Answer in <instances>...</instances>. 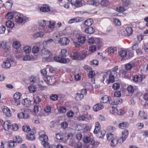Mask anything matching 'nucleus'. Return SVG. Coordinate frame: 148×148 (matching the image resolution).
Here are the masks:
<instances>
[{
	"mask_svg": "<svg viewBox=\"0 0 148 148\" xmlns=\"http://www.w3.org/2000/svg\"><path fill=\"white\" fill-rule=\"evenodd\" d=\"M93 23V21L92 18H88L85 20L84 25L86 26H90Z\"/></svg>",
	"mask_w": 148,
	"mask_h": 148,
	"instance_id": "cd10ccee",
	"label": "nucleus"
},
{
	"mask_svg": "<svg viewBox=\"0 0 148 148\" xmlns=\"http://www.w3.org/2000/svg\"><path fill=\"white\" fill-rule=\"evenodd\" d=\"M114 113H116L117 114L119 115H123L124 113V111L120 109L119 110L116 108L114 109Z\"/></svg>",
	"mask_w": 148,
	"mask_h": 148,
	"instance_id": "79ce46f5",
	"label": "nucleus"
},
{
	"mask_svg": "<svg viewBox=\"0 0 148 148\" xmlns=\"http://www.w3.org/2000/svg\"><path fill=\"white\" fill-rule=\"evenodd\" d=\"M84 97V96L80 93H77L75 95V99L77 101H80L82 100Z\"/></svg>",
	"mask_w": 148,
	"mask_h": 148,
	"instance_id": "7c9ffc66",
	"label": "nucleus"
},
{
	"mask_svg": "<svg viewBox=\"0 0 148 148\" xmlns=\"http://www.w3.org/2000/svg\"><path fill=\"white\" fill-rule=\"evenodd\" d=\"M17 116L19 119H27L29 118L30 116L25 111L23 112L18 113Z\"/></svg>",
	"mask_w": 148,
	"mask_h": 148,
	"instance_id": "0eeeda50",
	"label": "nucleus"
},
{
	"mask_svg": "<svg viewBox=\"0 0 148 148\" xmlns=\"http://www.w3.org/2000/svg\"><path fill=\"white\" fill-rule=\"evenodd\" d=\"M44 35V34L43 32L40 31L38 32L33 35L34 38H42Z\"/></svg>",
	"mask_w": 148,
	"mask_h": 148,
	"instance_id": "393cba45",
	"label": "nucleus"
},
{
	"mask_svg": "<svg viewBox=\"0 0 148 148\" xmlns=\"http://www.w3.org/2000/svg\"><path fill=\"white\" fill-rule=\"evenodd\" d=\"M95 74L93 70H92L89 72L88 76L89 78H92L95 77Z\"/></svg>",
	"mask_w": 148,
	"mask_h": 148,
	"instance_id": "4d7b16f0",
	"label": "nucleus"
},
{
	"mask_svg": "<svg viewBox=\"0 0 148 148\" xmlns=\"http://www.w3.org/2000/svg\"><path fill=\"white\" fill-rule=\"evenodd\" d=\"M135 62L132 61L125 64V69L128 71L131 70L135 66Z\"/></svg>",
	"mask_w": 148,
	"mask_h": 148,
	"instance_id": "f8f14e48",
	"label": "nucleus"
},
{
	"mask_svg": "<svg viewBox=\"0 0 148 148\" xmlns=\"http://www.w3.org/2000/svg\"><path fill=\"white\" fill-rule=\"evenodd\" d=\"M139 116L143 119H147L148 118L147 117V114L143 111H140L139 112Z\"/></svg>",
	"mask_w": 148,
	"mask_h": 148,
	"instance_id": "72a5a7b5",
	"label": "nucleus"
},
{
	"mask_svg": "<svg viewBox=\"0 0 148 148\" xmlns=\"http://www.w3.org/2000/svg\"><path fill=\"white\" fill-rule=\"evenodd\" d=\"M31 51V47L29 46H26L23 48L24 52L25 53H29Z\"/></svg>",
	"mask_w": 148,
	"mask_h": 148,
	"instance_id": "8fccbe9b",
	"label": "nucleus"
},
{
	"mask_svg": "<svg viewBox=\"0 0 148 148\" xmlns=\"http://www.w3.org/2000/svg\"><path fill=\"white\" fill-rule=\"evenodd\" d=\"M101 126L98 122H96L95 123V129L94 131V133L95 134H97L99 132L100 130Z\"/></svg>",
	"mask_w": 148,
	"mask_h": 148,
	"instance_id": "4be33fe9",
	"label": "nucleus"
},
{
	"mask_svg": "<svg viewBox=\"0 0 148 148\" xmlns=\"http://www.w3.org/2000/svg\"><path fill=\"white\" fill-rule=\"evenodd\" d=\"M61 128L63 129H65L67 128L68 126V123L65 121H64L61 124Z\"/></svg>",
	"mask_w": 148,
	"mask_h": 148,
	"instance_id": "e2e57ef3",
	"label": "nucleus"
},
{
	"mask_svg": "<svg viewBox=\"0 0 148 148\" xmlns=\"http://www.w3.org/2000/svg\"><path fill=\"white\" fill-rule=\"evenodd\" d=\"M9 58L8 57L5 58H4V61L3 62L1 65L3 68L5 69H8L9 68Z\"/></svg>",
	"mask_w": 148,
	"mask_h": 148,
	"instance_id": "dca6fc26",
	"label": "nucleus"
},
{
	"mask_svg": "<svg viewBox=\"0 0 148 148\" xmlns=\"http://www.w3.org/2000/svg\"><path fill=\"white\" fill-rule=\"evenodd\" d=\"M51 53L50 51L47 49H42L41 52V56L44 57L42 60L43 61L46 60L49 62L52 61L53 59L51 56Z\"/></svg>",
	"mask_w": 148,
	"mask_h": 148,
	"instance_id": "7ed1b4c3",
	"label": "nucleus"
},
{
	"mask_svg": "<svg viewBox=\"0 0 148 148\" xmlns=\"http://www.w3.org/2000/svg\"><path fill=\"white\" fill-rule=\"evenodd\" d=\"M128 123L126 122H123L120 123L119 124V127L121 129H124L126 127H127L129 126Z\"/></svg>",
	"mask_w": 148,
	"mask_h": 148,
	"instance_id": "a878e982",
	"label": "nucleus"
},
{
	"mask_svg": "<svg viewBox=\"0 0 148 148\" xmlns=\"http://www.w3.org/2000/svg\"><path fill=\"white\" fill-rule=\"evenodd\" d=\"M15 18L16 22L18 24L22 23H25L29 20L28 18L24 16L23 14L19 12L17 13Z\"/></svg>",
	"mask_w": 148,
	"mask_h": 148,
	"instance_id": "20e7f679",
	"label": "nucleus"
},
{
	"mask_svg": "<svg viewBox=\"0 0 148 148\" xmlns=\"http://www.w3.org/2000/svg\"><path fill=\"white\" fill-rule=\"evenodd\" d=\"M78 126L79 127H83V130H84V131H88L89 130H90V127L84 124H80Z\"/></svg>",
	"mask_w": 148,
	"mask_h": 148,
	"instance_id": "58836bf2",
	"label": "nucleus"
},
{
	"mask_svg": "<svg viewBox=\"0 0 148 148\" xmlns=\"http://www.w3.org/2000/svg\"><path fill=\"white\" fill-rule=\"evenodd\" d=\"M63 138V136L59 133H58L56 134L54 140L58 142L59 140H62Z\"/></svg>",
	"mask_w": 148,
	"mask_h": 148,
	"instance_id": "c9c22d12",
	"label": "nucleus"
},
{
	"mask_svg": "<svg viewBox=\"0 0 148 148\" xmlns=\"http://www.w3.org/2000/svg\"><path fill=\"white\" fill-rule=\"evenodd\" d=\"M91 118V116L90 114H87L85 115H81L77 118L79 121H87L90 120Z\"/></svg>",
	"mask_w": 148,
	"mask_h": 148,
	"instance_id": "4468645a",
	"label": "nucleus"
},
{
	"mask_svg": "<svg viewBox=\"0 0 148 148\" xmlns=\"http://www.w3.org/2000/svg\"><path fill=\"white\" fill-rule=\"evenodd\" d=\"M17 13H18V12L15 11L10 12V19H12L14 17L15 18Z\"/></svg>",
	"mask_w": 148,
	"mask_h": 148,
	"instance_id": "de8ad7c7",
	"label": "nucleus"
},
{
	"mask_svg": "<svg viewBox=\"0 0 148 148\" xmlns=\"http://www.w3.org/2000/svg\"><path fill=\"white\" fill-rule=\"evenodd\" d=\"M109 3L110 2L108 0H102L101 2V5L105 6L108 5Z\"/></svg>",
	"mask_w": 148,
	"mask_h": 148,
	"instance_id": "603ef678",
	"label": "nucleus"
},
{
	"mask_svg": "<svg viewBox=\"0 0 148 148\" xmlns=\"http://www.w3.org/2000/svg\"><path fill=\"white\" fill-rule=\"evenodd\" d=\"M103 82L104 84H108L110 82H113L114 81V78L110 71H108L104 73L103 75Z\"/></svg>",
	"mask_w": 148,
	"mask_h": 148,
	"instance_id": "f03ea898",
	"label": "nucleus"
},
{
	"mask_svg": "<svg viewBox=\"0 0 148 148\" xmlns=\"http://www.w3.org/2000/svg\"><path fill=\"white\" fill-rule=\"evenodd\" d=\"M62 95H59L58 96L56 94H52L50 96V99L51 100L55 101L57 100L58 97H62Z\"/></svg>",
	"mask_w": 148,
	"mask_h": 148,
	"instance_id": "473e14b6",
	"label": "nucleus"
},
{
	"mask_svg": "<svg viewBox=\"0 0 148 148\" xmlns=\"http://www.w3.org/2000/svg\"><path fill=\"white\" fill-rule=\"evenodd\" d=\"M128 131L126 130H124L122 132V136L119 140V142L121 144L124 142L125 140L127 138L128 135Z\"/></svg>",
	"mask_w": 148,
	"mask_h": 148,
	"instance_id": "9d476101",
	"label": "nucleus"
},
{
	"mask_svg": "<svg viewBox=\"0 0 148 148\" xmlns=\"http://www.w3.org/2000/svg\"><path fill=\"white\" fill-rule=\"evenodd\" d=\"M35 133V130H32L31 133L27 134L26 138L29 140L31 141L34 140L35 138L34 134Z\"/></svg>",
	"mask_w": 148,
	"mask_h": 148,
	"instance_id": "ddd939ff",
	"label": "nucleus"
},
{
	"mask_svg": "<svg viewBox=\"0 0 148 148\" xmlns=\"http://www.w3.org/2000/svg\"><path fill=\"white\" fill-rule=\"evenodd\" d=\"M22 96L21 94L19 92H16L13 95V97L15 100L16 102L14 105L15 106H18L20 104Z\"/></svg>",
	"mask_w": 148,
	"mask_h": 148,
	"instance_id": "423d86ee",
	"label": "nucleus"
},
{
	"mask_svg": "<svg viewBox=\"0 0 148 148\" xmlns=\"http://www.w3.org/2000/svg\"><path fill=\"white\" fill-rule=\"evenodd\" d=\"M101 102L103 103H105L109 101V99L107 96H105L102 97L101 99Z\"/></svg>",
	"mask_w": 148,
	"mask_h": 148,
	"instance_id": "c03bdc74",
	"label": "nucleus"
},
{
	"mask_svg": "<svg viewBox=\"0 0 148 148\" xmlns=\"http://www.w3.org/2000/svg\"><path fill=\"white\" fill-rule=\"evenodd\" d=\"M106 136L107 140L109 141H111L115 137L112 134L110 133L107 134L106 135Z\"/></svg>",
	"mask_w": 148,
	"mask_h": 148,
	"instance_id": "49530a36",
	"label": "nucleus"
},
{
	"mask_svg": "<svg viewBox=\"0 0 148 148\" xmlns=\"http://www.w3.org/2000/svg\"><path fill=\"white\" fill-rule=\"evenodd\" d=\"M116 48L111 47L108 49V51L109 53L112 54L114 53V51H116Z\"/></svg>",
	"mask_w": 148,
	"mask_h": 148,
	"instance_id": "774afa93",
	"label": "nucleus"
},
{
	"mask_svg": "<svg viewBox=\"0 0 148 148\" xmlns=\"http://www.w3.org/2000/svg\"><path fill=\"white\" fill-rule=\"evenodd\" d=\"M79 54L78 53L75 52L73 53L72 58L74 60H79Z\"/></svg>",
	"mask_w": 148,
	"mask_h": 148,
	"instance_id": "6e6d98bb",
	"label": "nucleus"
},
{
	"mask_svg": "<svg viewBox=\"0 0 148 148\" xmlns=\"http://www.w3.org/2000/svg\"><path fill=\"white\" fill-rule=\"evenodd\" d=\"M21 46V44L18 41L15 40L13 42L12 46L13 48L17 49Z\"/></svg>",
	"mask_w": 148,
	"mask_h": 148,
	"instance_id": "c756f323",
	"label": "nucleus"
},
{
	"mask_svg": "<svg viewBox=\"0 0 148 148\" xmlns=\"http://www.w3.org/2000/svg\"><path fill=\"white\" fill-rule=\"evenodd\" d=\"M54 60L55 61L61 63H65L67 62V61L66 58L59 56H56L54 57Z\"/></svg>",
	"mask_w": 148,
	"mask_h": 148,
	"instance_id": "2eb2a0df",
	"label": "nucleus"
},
{
	"mask_svg": "<svg viewBox=\"0 0 148 148\" xmlns=\"http://www.w3.org/2000/svg\"><path fill=\"white\" fill-rule=\"evenodd\" d=\"M53 40L52 39H49L43 41V45H44L46 46L48 44H49L52 42H53Z\"/></svg>",
	"mask_w": 148,
	"mask_h": 148,
	"instance_id": "a19ab883",
	"label": "nucleus"
},
{
	"mask_svg": "<svg viewBox=\"0 0 148 148\" xmlns=\"http://www.w3.org/2000/svg\"><path fill=\"white\" fill-rule=\"evenodd\" d=\"M76 40L73 41V43L76 47H79L84 43L86 38L85 36L82 34H77L76 35Z\"/></svg>",
	"mask_w": 148,
	"mask_h": 148,
	"instance_id": "f257e3e1",
	"label": "nucleus"
},
{
	"mask_svg": "<svg viewBox=\"0 0 148 148\" xmlns=\"http://www.w3.org/2000/svg\"><path fill=\"white\" fill-rule=\"evenodd\" d=\"M134 89V87L132 85L130 86L127 88V90L130 93H133Z\"/></svg>",
	"mask_w": 148,
	"mask_h": 148,
	"instance_id": "052dcab7",
	"label": "nucleus"
},
{
	"mask_svg": "<svg viewBox=\"0 0 148 148\" xmlns=\"http://www.w3.org/2000/svg\"><path fill=\"white\" fill-rule=\"evenodd\" d=\"M70 40L68 38L64 37L60 38L58 42L61 46H66L69 44Z\"/></svg>",
	"mask_w": 148,
	"mask_h": 148,
	"instance_id": "1a4fd4ad",
	"label": "nucleus"
},
{
	"mask_svg": "<svg viewBox=\"0 0 148 148\" xmlns=\"http://www.w3.org/2000/svg\"><path fill=\"white\" fill-rule=\"evenodd\" d=\"M98 133H99V137L102 138L106 134V131L104 130H103L100 132H99Z\"/></svg>",
	"mask_w": 148,
	"mask_h": 148,
	"instance_id": "0e129e2a",
	"label": "nucleus"
},
{
	"mask_svg": "<svg viewBox=\"0 0 148 148\" xmlns=\"http://www.w3.org/2000/svg\"><path fill=\"white\" fill-rule=\"evenodd\" d=\"M127 52L124 50L120 51L119 52V54L121 57L124 58L127 55Z\"/></svg>",
	"mask_w": 148,
	"mask_h": 148,
	"instance_id": "a18cd8bd",
	"label": "nucleus"
},
{
	"mask_svg": "<svg viewBox=\"0 0 148 148\" xmlns=\"http://www.w3.org/2000/svg\"><path fill=\"white\" fill-rule=\"evenodd\" d=\"M31 101L27 98L23 99L22 101V103L26 107H29L31 104Z\"/></svg>",
	"mask_w": 148,
	"mask_h": 148,
	"instance_id": "a211bd4d",
	"label": "nucleus"
},
{
	"mask_svg": "<svg viewBox=\"0 0 148 148\" xmlns=\"http://www.w3.org/2000/svg\"><path fill=\"white\" fill-rule=\"evenodd\" d=\"M133 80L135 82H140L139 79V76L138 75H135L133 77Z\"/></svg>",
	"mask_w": 148,
	"mask_h": 148,
	"instance_id": "3c124183",
	"label": "nucleus"
},
{
	"mask_svg": "<svg viewBox=\"0 0 148 148\" xmlns=\"http://www.w3.org/2000/svg\"><path fill=\"white\" fill-rule=\"evenodd\" d=\"M40 11L43 12H47L50 11V8L49 7L46 5H43L40 9Z\"/></svg>",
	"mask_w": 148,
	"mask_h": 148,
	"instance_id": "f3484780",
	"label": "nucleus"
},
{
	"mask_svg": "<svg viewBox=\"0 0 148 148\" xmlns=\"http://www.w3.org/2000/svg\"><path fill=\"white\" fill-rule=\"evenodd\" d=\"M28 89L30 92L32 93L35 92L36 90V87L35 86L32 85L29 86Z\"/></svg>",
	"mask_w": 148,
	"mask_h": 148,
	"instance_id": "4c0bfd02",
	"label": "nucleus"
},
{
	"mask_svg": "<svg viewBox=\"0 0 148 148\" xmlns=\"http://www.w3.org/2000/svg\"><path fill=\"white\" fill-rule=\"evenodd\" d=\"M2 110L4 114L6 117H8L9 115V108L6 106H3L2 107Z\"/></svg>",
	"mask_w": 148,
	"mask_h": 148,
	"instance_id": "aec40b11",
	"label": "nucleus"
},
{
	"mask_svg": "<svg viewBox=\"0 0 148 148\" xmlns=\"http://www.w3.org/2000/svg\"><path fill=\"white\" fill-rule=\"evenodd\" d=\"M23 130L25 132H28L31 130L29 126L26 125H24L22 127Z\"/></svg>",
	"mask_w": 148,
	"mask_h": 148,
	"instance_id": "37998d69",
	"label": "nucleus"
},
{
	"mask_svg": "<svg viewBox=\"0 0 148 148\" xmlns=\"http://www.w3.org/2000/svg\"><path fill=\"white\" fill-rule=\"evenodd\" d=\"M99 144L98 142L93 140L91 141L90 145L91 146V148H97Z\"/></svg>",
	"mask_w": 148,
	"mask_h": 148,
	"instance_id": "2f4dec72",
	"label": "nucleus"
},
{
	"mask_svg": "<svg viewBox=\"0 0 148 148\" xmlns=\"http://www.w3.org/2000/svg\"><path fill=\"white\" fill-rule=\"evenodd\" d=\"M86 56L87 55L85 52H83L79 54V60H82L86 58Z\"/></svg>",
	"mask_w": 148,
	"mask_h": 148,
	"instance_id": "5fc2aeb1",
	"label": "nucleus"
},
{
	"mask_svg": "<svg viewBox=\"0 0 148 148\" xmlns=\"http://www.w3.org/2000/svg\"><path fill=\"white\" fill-rule=\"evenodd\" d=\"M69 2L71 3L72 5L77 7L82 6V1L81 0H68Z\"/></svg>",
	"mask_w": 148,
	"mask_h": 148,
	"instance_id": "6e6552de",
	"label": "nucleus"
},
{
	"mask_svg": "<svg viewBox=\"0 0 148 148\" xmlns=\"http://www.w3.org/2000/svg\"><path fill=\"white\" fill-rule=\"evenodd\" d=\"M52 79L51 76H47L45 77L44 80L48 85H50L53 84Z\"/></svg>",
	"mask_w": 148,
	"mask_h": 148,
	"instance_id": "5701e85b",
	"label": "nucleus"
},
{
	"mask_svg": "<svg viewBox=\"0 0 148 148\" xmlns=\"http://www.w3.org/2000/svg\"><path fill=\"white\" fill-rule=\"evenodd\" d=\"M39 139L41 141V144L44 147H48L49 143L48 142V137L46 135H41L40 136Z\"/></svg>",
	"mask_w": 148,
	"mask_h": 148,
	"instance_id": "39448f33",
	"label": "nucleus"
},
{
	"mask_svg": "<svg viewBox=\"0 0 148 148\" xmlns=\"http://www.w3.org/2000/svg\"><path fill=\"white\" fill-rule=\"evenodd\" d=\"M88 4L95 7L98 6L99 4L98 0H86Z\"/></svg>",
	"mask_w": 148,
	"mask_h": 148,
	"instance_id": "6ab92c4d",
	"label": "nucleus"
},
{
	"mask_svg": "<svg viewBox=\"0 0 148 148\" xmlns=\"http://www.w3.org/2000/svg\"><path fill=\"white\" fill-rule=\"evenodd\" d=\"M34 103L36 104H38L41 101V99L39 98V97L36 96L34 97Z\"/></svg>",
	"mask_w": 148,
	"mask_h": 148,
	"instance_id": "bf43d9fd",
	"label": "nucleus"
},
{
	"mask_svg": "<svg viewBox=\"0 0 148 148\" xmlns=\"http://www.w3.org/2000/svg\"><path fill=\"white\" fill-rule=\"evenodd\" d=\"M10 128H12V129L13 131H16L18 129V125L16 124H13L11 126Z\"/></svg>",
	"mask_w": 148,
	"mask_h": 148,
	"instance_id": "680f3d73",
	"label": "nucleus"
},
{
	"mask_svg": "<svg viewBox=\"0 0 148 148\" xmlns=\"http://www.w3.org/2000/svg\"><path fill=\"white\" fill-rule=\"evenodd\" d=\"M3 127L4 130L5 131H8L9 128V121L8 120L5 121L4 123Z\"/></svg>",
	"mask_w": 148,
	"mask_h": 148,
	"instance_id": "f704fd0d",
	"label": "nucleus"
},
{
	"mask_svg": "<svg viewBox=\"0 0 148 148\" xmlns=\"http://www.w3.org/2000/svg\"><path fill=\"white\" fill-rule=\"evenodd\" d=\"M90 64L91 65L94 66H96L99 64V62L98 60H94L93 61L91 62Z\"/></svg>",
	"mask_w": 148,
	"mask_h": 148,
	"instance_id": "69168bd1",
	"label": "nucleus"
},
{
	"mask_svg": "<svg viewBox=\"0 0 148 148\" xmlns=\"http://www.w3.org/2000/svg\"><path fill=\"white\" fill-rule=\"evenodd\" d=\"M119 141L118 138L117 137H115L111 141L110 145L111 147H114L116 146L118 143Z\"/></svg>",
	"mask_w": 148,
	"mask_h": 148,
	"instance_id": "bb28decb",
	"label": "nucleus"
},
{
	"mask_svg": "<svg viewBox=\"0 0 148 148\" xmlns=\"http://www.w3.org/2000/svg\"><path fill=\"white\" fill-rule=\"evenodd\" d=\"M123 102V100L120 98L113 99L110 100L109 103L113 105L121 104Z\"/></svg>",
	"mask_w": 148,
	"mask_h": 148,
	"instance_id": "9b49d317",
	"label": "nucleus"
},
{
	"mask_svg": "<svg viewBox=\"0 0 148 148\" xmlns=\"http://www.w3.org/2000/svg\"><path fill=\"white\" fill-rule=\"evenodd\" d=\"M126 31L128 36H130L132 35L133 32V30L132 28L130 27H128L126 28Z\"/></svg>",
	"mask_w": 148,
	"mask_h": 148,
	"instance_id": "09e8293b",
	"label": "nucleus"
},
{
	"mask_svg": "<svg viewBox=\"0 0 148 148\" xmlns=\"http://www.w3.org/2000/svg\"><path fill=\"white\" fill-rule=\"evenodd\" d=\"M69 55V52H67L65 49H62L60 53V56L61 57L64 58Z\"/></svg>",
	"mask_w": 148,
	"mask_h": 148,
	"instance_id": "b1692460",
	"label": "nucleus"
},
{
	"mask_svg": "<svg viewBox=\"0 0 148 148\" xmlns=\"http://www.w3.org/2000/svg\"><path fill=\"white\" fill-rule=\"evenodd\" d=\"M122 4L125 6H128L130 4V0H123L122 1Z\"/></svg>",
	"mask_w": 148,
	"mask_h": 148,
	"instance_id": "13d9d810",
	"label": "nucleus"
},
{
	"mask_svg": "<svg viewBox=\"0 0 148 148\" xmlns=\"http://www.w3.org/2000/svg\"><path fill=\"white\" fill-rule=\"evenodd\" d=\"M36 79L34 76H31L29 79V82L31 84H33L36 82Z\"/></svg>",
	"mask_w": 148,
	"mask_h": 148,
	"instance_id": "338daca9",
	"label": "nucleus"
},
{
	"mask_svg": "<svg viewBox=\"0 0 148 148\" xmlns=\"http://www.w3.org/2000/svg\"><path fill=\"white\" fill-rule=\"evenodd\" d=\"M118 66H115L112 68V71L110 72L111 74H112V75H113L114 78L115 77V75L116 76H117V72H116L118 70Z\"/></svg>",
	"mask_w": 148,
	"mask_h": 148,
	"instance_id": "e433bc0d",
	"label": "nucleus"
},
{
	"mask_svg": "<svg viewBox=\"0 0 148 148\" xmlns=\"http://www.w3.org/2000/svg\"><path fill=\"white\" fill-rule=\"evenodd\" d=\"M95 30L92 27H89L86 28L85 31L87 34H91L95 32Z\"/></svg>",
	"mask_w": 148,
	"mask_h": 148,
	"instance_id": "c85d7f7f",
	"label": "nucleus"
},
{
	"mask_svg": "<svg viewBox=\"0 0 148 148\" xmlns=\"http://www.w3.org/2000/svg\"><path fill=\"white\" fill-rule=\"evenodd\" d=\"M80 21V19L79 18H75L69 20V23H72L75 22H78Z\"/></svg>",
	"mask_w": 148,
	"mask_h": 148,
	"instance_id": "864d4df0",
	"label": "nucleus"
},
{
	"mask_svg": "<svg viewBox=\"0 0 148 148\" xmlns=\"http://www.w3.org/2000/svg\"><path fill=\"white\" fill-rule=\"evenodd\" d=\"M103 106L102 104L99 103L97 104L93 107V110L95 111H97L103 108Z\"/></svg>",
	"mask_w": 148,
	"mask_h": 148,
	"instance_id": "412c9836",
	"label": "nucleus"
},
{
	"mask_svg": "<svg viewBox=\"0 0 148 148\" xmlns=\"http://www.w3.org/2000/svg\"><path fill=\"white\" fill-rule=\"evenodd\" d=\"M49 25L48 27L49 29H53L54 27L55 24V22L53 21H50L49 22Z\"/></svg>",
	"mask_w": 148,
	"mask_h": 148,
	"instance_id": "ea45409f",
	"label": "nucleus"
}]
</instances>
